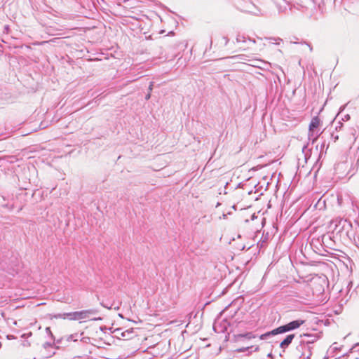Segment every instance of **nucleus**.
<instances>
[{
  "label": "nucleus",
  "mask_w": 359,
  "mask_h": 359,
  "mask_svg": "<svg viewBox=\"0 0 359 359\" xmlns=\"http://www.w3.org/2000/svg\"><path fill=\"white\" fill-rule=\"evenodd\" d=\"M294 337V334H289L286 337V338L280 343V347L281 348H286L292 342V339Z\"/></svg>",
  "instance_id": "423d86ee"
},
{
  "label": "nucleus",
  "mask_w": 359,
  "mask_h": 359,
  "mask_svg": "<svg viewBox=\"0 0 359 359\" xmlns=\"http://www.w3.org/2000/svg\"><path fill=\"white\" fill-rule=\"evenodd\" d=\"M115 334L116 337L123 341L121 347L126 351V354L128 355L141 348L149 347V344L147 343V331L143 328H118L115 330Z\"/></svg>",
  "instance_id": "f257e3e1"
},
{
  "label": "nucleus",
  "mask_w": 359,
  "mask_h": 359,
  "mask_svg": "<svg viewBox=\"0 0 359 359\" xmlns=\"http://www.w3.org/2000/svg\"><path fill=\"white\" fill-rule=\"evenodd\" d=\"M242 338L247 339H251L255 338V336L252 332H246L245 334H238L233 336V339L236 341H240Z\"/></svg>",
  "instance_id": "39448f33"
},
{
  "label": "nucleus",
  "mask_w": 359,
  "mask_h": 359,
  "mask_svg": "<svg viewBox=\"0 0 359 359\" xmlns=\"http://www.w3.org/2000/svg\"><path fill=\"white\" fill-rule=\"evenodd\" d=\"M150 96H151V93L149 92L147 96H146V100H149L150 98Z\"/></svg>",
  "instance_id": "1a4fd4ad"
},
{
  "label": "nucleus",
  "mask_w": 359,
  "mask_h": 359,
  "mask_svg": "<svg viewBox=\"0 0 359 359\" xmlns=\"http://www.w3.org/2000/svg\"><path fill=\"white\" fill-rule=\"evenodd\" d=\"M91 313L89 311H81L72 313H66L60 316L63 319L84 323L90 320Z\"/></svg>",
  "instance_id": "7ed1b4c3"
},
{
  "label": "nucleus",
  "mask_w": 359,
  "mask_h": 359,
  "mask_svg": "<svg viewBox=\"0 0 359 359\" xmlns=\"http://www.w3.org/2000/svg\"><path fill=\"white\" fill-rule=\"evenodd\" d=\"M153 86H154V83H153V82H151V83H150V85H149V92H150V93H151V91L152 90Z\"/></svg>",
  "instance_id": "6e6552de"
},
{
  "label": "nucleus",
  "mask_w": 359,
  "mask_h": 359,
  "mask_svg": "<svg viewBox=\"0 0 359 359\" xmlns=\"http://www.w3.org/2000/svg\"><path fill=\"white\" fill-rule=\"evenodd\" d=\"M321 125V120L318 116L312 118L311 123L309 126V136L313 137L315 135L314 139L316 140L318 137V128Z\"/></svg>",
  "instance_id": "20e7f679"
},
{
  "label": "nucleus",
  "mask_w": 359,
  "mask_h": 359,
  "mask_svg": "<svg viewBox=\"0 0 359 359\" xmlns=\"http://www.w3.org/2000/svg\"><path fill=\"white\" fill-rule=\"evenodd\" d=\"M304 322V320L300 319L292 321L285 325L280 326L278 328L273 330L271 332L260 335L259 339H264L266 337L271 334L275 335L297 329L302 325Z\"/></svg>",
  "instance_id": "f03ea898"
},
{
  "label": "nucleus",
  "mask_w": 359,
  "mask_h": 359,
  "mask_svg": "<svg viewBox=\"0 0 359 359\" xmlns=\"http://www.w3.org/2000/svg\"><path fill=\"white\" fill-rule=\"evenodd\" d=\"M48 41H41V42H37V43H34V45H43L46 43H48Z\"/></svg>",
  "instance_id": "0eeeda50"
},
{
  "label": "nucleus",
  "mask_w": 359,
  "mask_h": 359,
  "mask_svg": "<svg viewBox=\"0 0 359 359\" xmlns=\"http://www.w3.org/2000/svg\"><path fill=\"white\" fill-rule=\"evenodd\" d=\"M55 39H50L49 41H55Z\"/></svg>",
  "instance_id": "9d476101"
}]
</instances>
